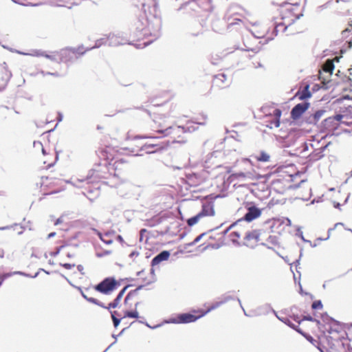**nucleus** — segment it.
I'll return each instance as SVG.
<instances>
[{"label": "nucleus", "instance_id": "63", "mask_svg": "<svg viewBox=\"0 0 352 352\" xmlns=\"http://www.w3.org/2000/svg\"><path fill=\"white\" fill-rule=\"evenodd\" d=\"M44 272H45V274H50V272H47V271H46L45 270Z\"/></svg>", "mask_w": 352, "mask_h": 352}, {"label": "nucleus", "instance_id": "18", "mask_svg": "<svg viewBox=\"0 0 352 352\" xmlns=\"http://www.w3.org/2000/svg\"><path fill=\"white\" fill-rule=\"evenodd\" d=\"M67 183L71 184L73 186L78 189H85L86 190L88 186V175L82 179L76 177H72L70 179L66 181Z\"/></svg>", "mask_w": 352, "mask_h": 352}, {"label": "nucleus", "instance_id": "40", "mask_svg": "<svg viewBox=\"0 0 352 352\" xmlns=\"http://www.w3.org/2000/svg\"><path fill=\"white\" fill-rule=\"evenodd\" d=\"M76 289H77L78 290H79V291H80V294H81L82 296L85 300H88V296L85 294V292H84V291L82 289V288H81V287H76Z\"/></svg>", "mask_w": 352, "mask_h": 352}, {"label": "nucleus", "instance_id": "57", "mask_svg": "<svg viewBox=\"0 0 352 352\" xmlns=\"http://www.w3.org/2000/svg\"><path fill=\"white\" fill-rule=\"evenodd\" d=\"M81 193H82L84 196L87 197V195H86V192H85V190H82V191H81Z\"/></svg>", "mask_w": 352, "mask_h": 352}, {"label": "nucleus", "instance_id": "49", "mask_svg": "<svg viewBox=\"0 0 352 352\" xmlns=\"http://www.w3.org/2000/svg\"><path fill=\"white\" fill-rule=\"evenodd\" d=\"M64 278L67 280V281L69 283V284L70 285H72V287H74L76 288V287H77V286H76V285H73V284L71 283V281H70L68 278H66V277H65V276H64Z\"/></svg>", "mask_w": 352, "mask_h": 352}, {"label": "nucleus", "instance_id": "19", "mask_svg": "<svg viewBox=\"0 0 352 352\" xmlns=\"http://www.w3.org/2000/svg\"><path fill=\"white\" fill-rule=\"evenodd\" d=\"M337 325L340 327L341 329L339 330L340 335L344 338L349 343L352 341V324L349 326H345L344 324H340L337 322Z\"/></svg>", "mask_w": 352, "mask_h": 352}, {"label": "nucleus", "instance_id": "62", "mask_svg": "<svg viewBox=\"0 0 352 352\" xmlns=\"http://www.w3.org/2000/svg\"><path fill=\"white\" fill-rule=\"evenodd\" d=\"M67 257H72L73 256L72 254H70L69 253H67Z\"/></svg>", "mask_w": 352, "mask_h": 352}, {"label": "nucleus", "instance_id": "56", "mask_svg": "<svg viewBox=\"0 0 352 352\" xmlns=\"http://www.w3.org/2000/svg\"><path fill=\"white\" fill-rule=\"evenodd\" d=\"M200 237H201V236H199L197 237V238L195 239L194 243H195V242L198 241L199 240Z\"/></svg>", "mask_w": 352, "mask_h": 352}, {"label": "nucleus", "instance_id": "1", "mask_svg": "<svg viewBox=\"0 0 352 352\" xmlns=\"http://www.w3.org/2000/svg\"><path fill=\"white\" fill-rule=\"evenodd\" d=\"M338 329H341L337 325V321H331L318 340H314L321 352H351L350 344L342 338Z\"/></svg>", "mask_w": 352, "mask_h": 352}, {"label": "nucleus", "instance_id": "8", "mask_svg": "<svg viewBox=\"0 0 352 352\" xmlns=\"http://www.w3.org/2000/svg\"><path fill=\"white\" fill-rule=\"evenodd\" d=\"M120 286V283L113 277L104 278L101 283L94 286V289L102 294H109L117 289Z\"/></svg>", "mask_w": 352, "mask_h": 352}, {"label": "nucleus", "instance_id": "34", "mask_svg": "<svg viewBox=\"0 0 352 352\" xmlns=\"http://www.w3.org/2000/svg\"><path fill=\"white\" fill-rule=\"evenodd\" d=\"M206 119H207L206 116L201 115L199 118H195L194 122H195L198 124H200V125H203V124H206Z\"/></svg>", "mask_w": 352, "mask_h": 352}, {"label": "nucleus", "instance_id": "12", "mask_svg": "<svg viewBox=\"0 0 352 352\" xmlns=\"http://www.w3.org/2000/svg\"><path fill=\"white\" fill-rule=\"evenodd\" d=\"M232 82V78L224 73L215 75L212 82V88L214 89H223L228 87Z\"/></svg>", "mask_w": 352, "mask_h": 352}, {"label": "nucleus", "instance_id": "45", "mask_svg": "<svg viewBox=\"0 0 352 352\" xmlns=\"http://www.w3.org/2000/svg\"><path fill=\"white\" fill-rule=\"evenodd\" d=\"M111 318H113V316H116V317H118V316H120V315L119 314V313H118V311H112V312L111 313Z\"/></svg>", "mask_w": 352, "mask_h": 352}, {"label": "nucleus", "instance_id": "53", "mask_svg": "<svg viewBox=\"0 0 352 352\" xmlns=\"http://www.w3.org/2000/svg\"><path fill=\"white\" fill-rule=\"evenodd\" d=\"M118 163V162H115L113 164V166H115V169H117L118 168V166H116V164Z\"/></svg>", "mask_w": 352, "mask_h": 352}, {"label": "nucleus", "instance_id": "24", "mask_svg": "<svg viewBox=\"0 0 352 352\" xmlns=\"http://www.w3.org/2000/svg\"><path fill=\"white\" fill-rule=\"evenodd\" d=\"M98 235L100 238V239L105 243L106 244H111L116 239V233L115 232H107L104 234H102L100 233H98Z\"/></svg>", "mask_w": 352, "mask_h": 352}, {"label": "nucleus", "instance_id": "61", "mask_svg": "<svg viewBox=\"0 0 352 352\" xmlns=\"http://www.w3.org/2000/svg\"><path fill=\"white\" fill-rule=\"evenodd\" d=\"M44 271H45V270H44V269H43V268H40V269L38 270V272L39 273V272H44Z\"/></svg>", "mask_w": 352, "mask_h": 352}, {"label": "nucleus", "instance_id": "43", "mask_svg": "<svg viewBox=\"0 0 352 352\" xmlns=\"http://www.w3.org/2000/svg\"><path fill=\"white\" fill-rule=\"evenodd\" d=\"M342 118H343V116H342V115H336L333 117V119L338 122H340L342 120Z\"/></svg>", "mask_w": 352, "mask_h": 352}, {"label": "nucleus", "instance_id": "30", "mask_svg": "<svg viewBox=\"0 0 352 352\" xmlns=\"http://www.w3.org/2000/svg\"><path fill=\"white\" fill-rule=\"evenodd\" d=\"M48 157H52V160L49 161L48 160H44L43 161L44 164H47L45 166H43V168L48 169L53 166L58 160V155H47Z\"/></svg>", "mask_w": 352, "mask_h": 352}, {"label": "nucleus", "instance_id": "38", "mask_svg": "<svg viewBox=\"0 0 352 352\" xmlns=\"http://www.w3.org/2000/svg\"><path fill=\"white\" fill-rule=\"evenodd\" d=\"M112 318L114 327H117L119 325L121 319L118 318V317L114 316H113V318Z\"/></svg>", "mask_w": 352, "mask_h": 352}, {"label": "nucleus", "instance_id": "60", "mask_svg": "<svg viewBox=\"0 0 352 352\" xmlns=\"http://www.w3.org/2000/svg\"><path fill=\"white\" fill-rule=\"evenodd\" d=\"M49 264H50V265H54V262H53V261L50 260V261H49Z\"/></svg>", "mask_w": 352, "mask_h": 352}, {"label": "nucleus", "instance_id": "28", "mask_svg": "<svg viewBox=\"0 0 352 352\" xmlns=\"http://www.w3.org/2000/svg\"><path fill=\"white\" fill-rule=\"evenodd\" d=\"M296 97H298L300 100H305L309 97H311V93L309 91V87L307 86L302 91H298L296 93Z\"/></svg>", "mask_w": 352, "mask_h": 352}, {"label": "nucleus", "instance_id": "2", "mask_svg": "<svg viewBox=\"0 0 352 352\" xmlns=\"http://www.w3.org/2000/svg\"><path fill=\"white\" fill-rule=\"evenodd\" d=\"M275 171L279 173L282 178L277 179V182L283 179L287 183L286 188L288 189L297 188L300 184L305 182L302 178L303 173L298 171L292 164L279 166Z\"/></svg>", "mask_w": 352, "mask_h": 352}, {"label": "nucleus", "instance_id": "31", "mask_svg": "<svg viewBox=\"0 0 352 352\" xmlns=\"http://www.w3.org/2000/svg\"><path fill=\"white\" fill-rule=\"evenodd\" d=\"M123 318H131L138 319L140 318L139 313L137 311V308L135 307L134 310H126L124 313Z\"/></svg>", "mask_w": 352, "mask_h": 352}, {"label": "nucleus", "instance_id": "44", "mask_svg": "<svg viewBox=\"0 0 352 352\" xmlns=\"http://www.w3.org/2000/svg\"><path fill=\"white\" fill-rule=\"evenodd\" d=\"M77 269H78V272H80L82 274H84V272H82V271H83V270H84V267H83V266H82V265H78L77 266Z\"/></svg>", "mask_w": 352, "mask_h": 352}, {"label": "nucleus", "instance_id": "55", "mask_svg": "<svg viewBox=\"0 0 352 352\" xmlns=\"http://www.w3.org/2000/svg\"><path fill=\"white\" fill-rule=\"evenodd\" d=\"M334 206H335L336 208H340V204H338V203H337L336 204H334Z\"/></svg>", "mask_w": 352, "mask_h": 352}, {"label": "nucleus", "instance_id": "5", "mask_svg": "<svg viewBox=\"0 0 352 352\" xmlns=\"http://www.w3.org/2000/svg\"><path fill=\"white\" fill-rule=\"evenodd\" d=\"M223 304V301H218L211 304L206 310L204 309H193L190 313H184L179 314L175 319L174 322L176 323H190L195 322L197 320L204 316L210 311L219 307Z\"/></svg>", "mask_w": 352, "mask_h": 352}, {"label": "nucleus", "instance_id": "9", "mask_svg": "<svg viewBox=\"0 0 352 352\" xmlns=\"http://www.w3.org/2000/svg\"><path fill=\"white\" fill-rule=\"evenodd\" d=\"M339 61V58L336 57L334 59H328L322 65V69L319 71L318 78L321 80V82L324 85L328 83L330 81V78L332 75L333 70L334 69L333 61Z\"/></svg>", "mask_w": 352, "mask_h": 352}, {"label": "nucleus", "instance_id": "3", "mask_svg": "<svg viewBox=\"0 0 352 352\" xmlns=\"http://www.w3.org/2000/svg\"><path fill=\"white\" fill-rule=\"evenodd\" d=\"M300 0H287L281 6L280 15L285 25H291L302 15Z\"/></svg>", "mask_w": 352, "mask_h": 352}, {"label": "nucleus", "instance_id": "52", "mask_svg": "<svg viewBox=\"0 0 352 352\" xmlns=\"http://www.w3.org/2000/svg\"><path fill=\"white\" fill-rule=\"evenodd\" d=\"M116 238H117L120 241H122V236L120 235H116Z\"/></svg>", "mask_w": 352, "mask_h": 352}, {"label": "nucleus", "instance_id": "37", "mask_svg": "<svg viewBox=\"0 0 352 352\" xmlns=\"http://www.w3.org/2000/svg\"><path fill=\"white\" fill-rule=\"evenodd\" d=\"M312 308L314 309H322V305L320 300L314 301L311 305Z\"/></svg>", "mask_w": 352, "mask_h": 352}, {"label": "nucleus", "instance_id": "42", "mask_svg": "<svg viewBox=\"0 0 352 352\" xmlns=\"http://www.w3.org/2000/svg\"><path fill=\"white\" fill-rule=\"evenodd\" d=\"M274 114L277 118H280L281 116V111L278 109H276L274 110Z\"/></svg>", "mask_w": 352, "mask_h": 352}, {"label": "nucleus", "instance_id": "11", "mask_svg": "<svg viewBox=\"0 0 352 352\" xmlns=\"http://www.w3.org/2000/svg\"><path fill=\"white\" fill-rule=\"evenodd\" d=\"M133 146L138 149L135 150L134 148H131V152L144 151L146 154H153L156 152L160 151L164 146L159 143H144L135 140L133 142Z\"/></svg>", "mask_w": 352, "mask_h": 352}, {"label": "nucleus", "instance_id": "16", "mask_svg": "<svg viewBox=\"0 0 352 352\" xmlns=\"http://www.w3.org/2000/svg\"><path fill=\"white\" fill-rule=\"evenodd\" d=\"M247 210H248L247 213L244 215V217L241 219L242 221L244 220L247 222H251L253 220L258 218L261 215V213H262L261 210L259 209L258 208L256 207L255 206H249V207H248Z\"/></svg>", "mask_w": 352, "mask_h": 352}, {"label": "nucleus", "instance_id": "35", "mask_svg": "<svg viewBox=\"0 0 352 352\" xmlns=\"http://www.w3.org/2000/svg\"><path fill=\"white\" fill-rule=\"evenodd\" d=\"M65 247L64 245L57 247L54 252H51L50 255L52 256H56L60 252V250Z\"/></svg>", "mask_w": 352, "mask_h": 352}, {"label": "nucleus", "instance_id": "46", "mask_svg": "<svg viewBox=\"0 0 352 352\" xmlns=\"http://www.w3.org/2000/svg\"><path fill=\"white\" fill-rule=\"evenodd\" d=\"M55 235H56V232H51L48 234L47 239H51V238L54 237Z\"/></svg>", "mask_w": 352, "mask_h": 352}, {"label": "nucleus", "instance_id": "51", "mask_svg": "<svg viewBox=\"0 0 352 352\" xmlns=\"http://www.w3.org/2000/svg\"><path fill=\"white\" fill-rule=\"evenodd\" d=\"M4 257V251L3 250H0V258Z\"/></svg>", "mask_w": 352, "mask_h": 352}, {"label": "nucleus", "instance_id": "64", "mask_svg": "<svg viewBox=\"0 0 352 352\" xmlns=\"http://www.w3.org/2000/svg\"><path fill=\"white\" fill-rule=\"evenodd\" d=\"M23 232V230H22L21 231L19 232V234H21Z\"/></svg>", "mask_w": 352, "mask_h": 352}, {"label": "nucleus", "instance_id": "33", "mask_svg": "<svg viewBox=\"0 0 352 352\" xmlns=\"http://www.w3.org/2000/svg\"><path fill=\"white\" fill-rule=\"evenodd\" d=\"M13 274H16V275L23 276L25 277L32 278H35L38 275V272H36L34 275H31L30 274L21 272V271H15V272H13Z\"/></svg>", "mask_w": 352, "mask_h": 352}, {"label": "nucleus", "instance_id": "54", "mask_svg": "<svg viewBox=\"0 0 352 352\" xmlns=\"http://www.w3.org/2000/svg\"><path fill=\"white\" fill-rule=\"evenodd\" d=\"M243 161H244V162H248V163H251V164L252 163V162H250L248 159H247V158L243 159Z\"/></svg>", "mask_w": 352, "mask_h": 352}, {"label": "nucleus", "instance_id": "39", "mask_svg": "<svg viewBox=\"0 0 352 352\" xmlns=\"http://www.w3.org/2000/svg\"><path fill=\"white\" fill-rule=\"evenodd\" d=\"M60 265L67 270H70L75 266V264L70 263H60Z\"/></svg>", "mask_w": 352, "mask_h": 352}, {"label": "nucleus", "instance_id": "20", "mask_svg": "<svg viewBox=\"0 0 352 352\" xmlns=\"http://www.w3.org/2000/svg\"><path fill=\"white\" fill-rule=\"evenodd\" d=\"M170 133L168 136H170L173 139V142H179V138L182 134L186 132L184 127L180 126H173L170 125Z\"/></svg>", "mask_w": 352, "mask_h": 352}, {"label": "nucleus", "instance_id": "59", "mask_svg": "<svg viewBox=\"0 0 352 352\" xmlns=\"http://www.w3.org/2000/svg\"><path fill=\"white\" fill-rule=\"evenodd\" d=\"M31 256L38 258V256L34 253L32 254Z\"/></svg>", "mask_w": 352, "mask_h": 352}, {"label": "nucleus", "instance_id": "23", "mask_svg": "<svg viewBox=\"0 0 352 352\" xmlns=\"http://www.w3.org/2000/svg\"><path fill=\"white\" fill-rule=\"evenodd\" d=\"M128 288V286H125L120 292L119 294H118V296H116V298L113 300V302H110L109 305H108V307H107V309H111V308H116L117 307L120 302H121V300L123 297V295L124 294L126 289Z\"/></svg>", "mask_w": 352, "mask_h": 352}, {"label": "nucleus", "instance_id": "7", "mask_svg": "<svg viewBox=\"0 0 352 352\" xmlns=\"http://www.w3.org/2000/svg\"><path fill=\"white\" fill-rule=\"evenodd\" d=\"M209 179V172L205 169H202L196 173H189L186 175V183L193 187L200 186Z\"/></svg>", "mask_w": 352, "mask_h": 352}, {"label": "nucleus", "instance_id": "58", "mask_svg": "<svg viewBox=\"0 0 352 352\" xmlns=\"http://www.w3.org/2000/svg\"><path fill=\"white\" fill-rule=\"evenodd\" d=\"M0 280H2L3 283L5 280V279L2 277L1 275H0Z\"/></svg>", "mask_w": 352, "mask_h": 352}, {"label": "nucleus", "instance_id": "26", "mask_svg": "<svg viewBox=\"0 0 352 352\" xmlns=\"http://www.w3.org/2000/svg\"><path fill=\"white\" fill-rule=\"evenodd\" d=\"M324 111L322 110L316 111L307 118V122L316 124L319 121Z\"/></svg>", "mask_w": 352, "mask_h": 352}, {"label": "nucleus", "instance_id": "4", "mask_svg": "<svg viewBox=\"0 0 352 352\" xmlns=\"http://www.w3.org/2000/svg\"><path fill=\"white\" fill-rule=\"evenodd\" d=\"M162 109L148 110V113L153 118L151 124V130L162 136H168L170 133V122L163 113Z\"/></svg>", "mask_w": 352, "mask_h": 352}, {"label": "nucleus", "instance_id": "48", "mask_svg": "<svg viewBox=\"0 0 352 352\" xmlns=\"http://www.w3.org/2000/svg\"><path fill=\"white\" fill-rule=\"evenodd\" d=\"M12 226H4V227H1L0 228V230H8L11 228Z\"/></svg>", "mask_w": 352, "mask_h": 352}, {"label": "nucleus", "instance_id": "32", "mask_svg": "<svg viewBox=\"0 0 352 352\" xmlns=\"http://www.w3.org/2000/svg\"><path fill=\"white\" fill-rule=\"evenodd\" d=\"M289 26V25H285V22L282 21V22L276 25L274 28V31L276 32V34L280 32H284Z\"/></svg>", "mask_w": 352, "mask_h": 352}, {"label": "nucleus", "instance_id": "6", "mask_svg": "<svg viewBox=\"0 0 352 352\" xmlns=\"http://www.w3.org/2000/svg\"><path fill=\"white\" fill-rule=\"evenodd\" d=\"M216 214L214 201L212 199H205L201 202V210L195 216L189 218L187 220V224L192 226L201 220L213 217Z\"/></svg>", "mask_w": 352, "mask_h": 352}, {"label": "nucleus", "instance_id": "41", "mask_svg": "<svg viewBox=\"0 0 352 352\" xmlns=\"http://www.w3.org/2000/svg\"><path fill=\"white\" fill-rule=\"evenodd\" d=\"M0 275H1L2 277L6 280V278H8L14 274H13V272H8V273L0 274Z\"/></svg>", "mask_w": 352, "mask_h": 352}, {"label": "nucleus", "instance_id": "14", "mask_svg": "<svg viewBox=\"0 0 352 352\" xmlns=\"http://www.w3.org/2000/svg\"><path fill=\"white\" fill-rule=\"evenodd\" d=\"M11 76V72L6 63H3L0 65V91L3 90L6 87Z\"/></svg>", "mask_w": 352, "mask_h": 352}, {"label": "nucleus", "instance_id": "27", "mask_svg": "<svg viewBox=\"0 0 352 352\" xmlns=\"http://www.w3.org/2000/svg\"><path fill=\"white\" fill-rule=\"evenodd\" d=\"M255 159L256 162H253V165L261 167V163L270 162V155H256Z\"/></svg>", "mask_w": 352, "mask_h": 352}, {"label": "nucleus", "instance_id": "29", "mask_svg": "<svg viewBox=\"0 0 352 352\" xmlns=\"http://www.w3.org/2000/svg\"><path fill=\"white\" fill-rule=\"evenodd\" d=\"M227 20H228V28H231L232 26H233L234 25H241L243 24V21H242V19H241L239 18H234L232 16H228Z\"/></svg>", "mask_w": 352, "mask_h": 352}, {"label": "nucleus", "instance_id": "13", "mask_svg": "<svg viewBox=\"0 0 352 352\" xmlns=\"http://www.w3.org/2000/svg\"><path fill=\"white\" fill-rule=\"evenodd\" d=\"M242 222L241 219H239L236 223L231 225L227 231H231L229 234L230 239L234 243L240 244V239L242 235L245 234V232L239 228L240 223Z\"/></svg>", "mask_w": 352, "mask_h": 352}, {"label": "nucleus", "instance_id": "15", "mask_svg": "<svg viewBox=\"0 0 352 352\" xmlns=\"http://www.w3.org/2000/svg\"><path fill=\"white\" fill-rule=\"evenodd\" d=\"M309 107V103L306 102L295 105L291 111V118L293 120L299 119L302 115L307 110Z\"/></svg>", "mask_w": 352, "mask_h": 352}, {"label": "nucleus", "instance_id": "21", "mask_svg": "<svg viewBox=\"0 0 352 352\" xmlns=\"http://www.w3.org/2000/svg\"><path fill=\"white\" fill-rule=\"evenodd\" d=\"M170 252L168 251L164 250L155 256L151 261V265L155 266L160 264L162 262L167 261L170 257Z\"/></svg>", "mask_w": 352, "mask_h": 352}, {"label": "nucleus", "instance_id": "22", "mask_svg": "<svg viewBox=\"0 0 352 352\" xmlns=\"http://www.w3.org/2000/svg\"><path fill=\"white\" fill-rule=\"evenodd\" d=\"M342 91L344 92V98L352 100V80L349 78L344 83Z\"/></svg>", "mask_w": 352, "mask_h": 352}, {"label": "nucleus", "instance_id": "10", "mask_svg": "<svg viewBox=\"0 0 352 352\" xmlns=\"http://www.w3.org/2000/svg\"><path fill=\"white\" fill-rule=\"evenodd\" d=\"M261 232L260 230H251L245 232L243 244L247 247L253 248L258 244H263Z\"/></svg>", "mask_w": 352, "mask_h": 352}, {"label": "nucleus", "instance_id": "50", "mask_svg": "<svg viewBox=\"0 0 352 352\" xmlns=\"http://www.w3.org/2000/svg\"><path fill=\"white\" fill-rule=\"evenodd\" d=\"M276 166L275 164H270V165H267L265 166V168H274Z\"/></svg>", "mask_w": 352, "mask_h": 352}, {"label": "nucleus", "instance_id": "25", "mask_svg": "<svg viewBox=\"0 0 352 352\" xmlns=\"http://www.w3.org/2000/svg\"><path fill=\"white\" fill-rule=\"evenodd\" d=\"M248 176V174L244 172H239L231 174L228 180L230 182H234L235 181H243Z\"/></svg>", "mask_w": 352, "mask_h": 352}, {"label": "nucleus", "instance_id": "36", "mask_svg": "<svg viewBox=\"0 0 352 352\" xmlns=\"http://www.w3.org/2000/svg\"><path fill=\"white\" fill-rule=\"evenodd\" d=\"M34 147L41 149L42 154H45V151L43 147L41 142H34Z\"/></svg>", "mask_w": 352, "mask_h": 352}, {"label": "nucleus", "instance_id": "17", "mask_svg": "<svg viewBox=\"0 0 352 352\" xmlns=\"http://www.w3.org/2000/svg\"><path fill=\"white\" fill-rule=\"evenodd\" d=\"M138 290L134 289L128 293L126 296L124 298V305L128 308H131L133 305L137 308L138 304L140 303L138 301Z\"/></svg>", "mask_w": 352, "mask_h": 352}, {"label": "nucleus", "instance_id": "47", "mask_svg": "<svg viewBox=\"0 0 352 352\" xmlns=\"http://www.w3.org/2000/svg\"><path fill=\"white\" fill-rule=\"evenodd\" d=\"M62 222V220H61V218H58L56 219V221H55L54 223V225H58L59 223H60Z\"/></svg>", "mask_w": 352, "mask_h": 352}]
</instances>
